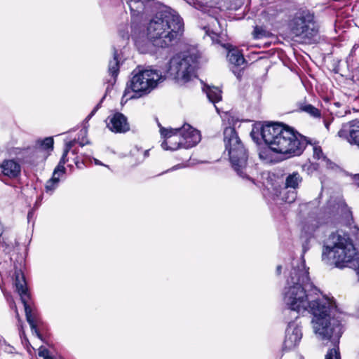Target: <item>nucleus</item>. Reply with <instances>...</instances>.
I'll return each mask as SVG.
<instances>
[{"label": "nucleus", "instance_id": "0eeeda50", "mask_svg": "<svg viewBox=\"0 0 359 359\" xmlns=\"http://www.w3.org/2000/svg\"><path fill=\"white\" fill-rule=\"evenodd\" d=\"M289 26L296 40L306 43H311L319 32V25L313 14L308 11L297 12L290 20Z\"/></svg>", "mask_w": 359, "mask_h": 359}, {"label": "nucleus", "instance_id": "2f4dec72", "mask_svg": "<svg viewBox=\"0 0 359 359\" xmlns=\"http://www.w3.org/2000/svg\"><path fill=\"white\" fill-rule=\"evenodd\" d=\"M11 308L14 309H15V314H16V317L18 319V320H20V316H19V313H18V311L17 309V306L15 304V302H13V300H12L11 303Z\"/></svg>", "mask_w": 359, "mask_h": 359}, {"label": "nucleus", "instance_id": "f03ea898", "mask_svg": "<svg viewBox=\"0 0 359 359\" xmlns=\"http://www.w3.org/2000/svg\"><path fill=\"white\" fill-rule=\"evenodd\" d=\"M182 19L176 11L166 6H161L147 26V37L154 46L165 48L183 32Z\"/></svg>", "mask_w": 359, "mask_h": 359}, {"label": "nucleus", "instance_id": "39448f33", "mask_svg": "<svg viewBox=\"0 0 359 359\" xmlns=\"http://www.w3.org/2000/svg\"><path fill=\"white\" fill-rule=\"evenodd\" d=\"M224 142L233 170L240 177L249 179L247 151L233 128L224 129Z\"/></svg>", "mask_w": 359, "mask_h": 359}, {"label": "nucleus", "instance_id": "a19ab883", "mask_svg": "<svg viewBox=\"0 0 359 359\" xmlns=\"http://www.w3.org/2000/svg\"><path fill=\"white\" fill-rule=\"evenodd\" d=\"M215 107L216 110L217 111V112H219V109H218V108L217 107L216 105H215Z\"/></svg>", "mask_w": 359, "mask_h": 359}, {"label": "nucleus", "instance_id": "a211bd4d", "mask_svg": "<svg viewBox=\"0 0 359 359\" xmlns=\"http://www.w3.org/2000/svg\"><path fill=\"white\" fill-rule=\"evenodd\" d=\"M203 90L212 103L215 104L222 100V91L219 88L206 86L203 88Z\"/></svg>", "mask_w": 359, "mask_h": 359}, {"label": "nucleus", "instance_id": "dca6fc26", "mask_svg": "<svg viewBox=\"0 0 359 359\" xmlns=\"http://www.w3.org/2000/svg\"><path fill=\"white\" fill-rule=\"evenodd\" d=\"M224 46L229 50L227 58L231 64L240 66L245 62L243 55L238 49L232 48V46L230 44H226Z\"/></svg>", "mask_w": 359, "mask_h": 359}, {"label": "nucleus", "instance_id": "423d86ee", "mask_svg": "<svg viewBox=\"0 0 359 359\" xmlns=\"http://www.w3.org/2000/svg\"><path fill=\"white\" fill-rule=\"evenodd\" d=\"M133 74V76L123 95V99L126 97V100L150 93L158 82L163 80L160 72L151 69H135Z\"/></svg>", "mask_w": 359, "mask_h": 359}, {"label": "nucleus", "instance_id": "6ab92c4d", "mask_svg": "<svg viewBox=\"0 0 359 359\" xmlns=\"http://www.w3.org/2000/svg\"><path fill=\"white\" fill-rule=\"evenodd\" d=\"M118 57L117 50L114 49L113 58L109 60L108 65V72L114 78V81L119 72V60Z\"/></svg>", "mask_w": 359, "mask_h": 359}, {"label": "nucleus", "instance_id": "9d476101", "mask_svg": "<svg viewBox=\"0 0 359 359\" xmlns=\"http://www.w3.org/2000/svg\"><path fill=\"white\" fill-rule=\"evenodd\" d=\"M158 126L161 135L164 138V141L161 143V147L164 150L175 151L180 148H184L183 141L177 128H165L160 124Z\"/></svg>", "mask_w": 359, "mask_h": 359}, {"label": "nucleus", "instance_id": "9b49d317", "mask_svg": "<svg viewBox=\"0 0 359 359\" xmlns=\"http://www.w3.org/2000/svg\"><path fill=\"white\" fill-rule=\"evenodd\" d=\"M302 338L301 325L297 322H290L285 331L283 347L285 349H292L296 347Z\"/></svg>", "mask_w": 359, "mask_h": 359}, {"label": "nucleus", "instance_id": "473e14b6", "mask_svg": "<svg viewBox=\"0 0 359 359\" xmlns=\"http://www.w3.org/2000/svg\"><path fill=\"white\" fill-rule=\"evenodd\" d=\"M79 144L81 147H83L85 146L86 144H89V142L87 139H82L81 140H80L79 142Z\"/></svg>", "mask_w": 359, "mask_h": 359}, {"label": "nucleus", "instance_id": "c9c22d12", "mask_svg": "<svg viewBox=\"0 0 359 359\" xmlns=\"http://www.w3.org/2000/svg\"><path fill=\"white\" fill-rule=\"evenodd\" d=\"M281 269H282V267H281V266H280V265H278V266H277V268H276V273H277V274H278V275L280 274V273H281Z\"/></svg>", "mask_w": 359, "mask_h": 359}, {"label": "nucleus", "instance_id": "72a5a7b5", "mask_svg": "<svg viewBox=\"0 0 359 359\" xmlns=\"http://www.w3.org/2000/svg\"><path fill=\"white\" fill-rule=\"evenodd\" d=\"M98 107H99V104L97 105V107L91 111V113L88 116L87 118H90L95 114V113L97 110Z\"/></svg>", "mask_w": 359, "mask_h": 359}, {"label": "nucleus", "instance_id": "f704fd0d", "mask_svg": "<svg viewBox=\"0 0 359 359\" xmlns=\"http://www.w3.org/2000/svg\"><path fill=\"white\" fill-rule=\"evenodd\" d=\"M142 161H143L144 159H145L149 156V150H145L142 153Z\"/></svg>", "mask_w": 359, "mask_h": 359}, {"label": "nucleus", "instance_id": "412c9836", "mask_svg": "<svg viewBox=\"0 0 359 359\" xmlns=\"http://www.w3.org/2000/svg\"><path fill=\"white\" fill-rule=\"evenodd\" d=\"M271 35V32L262 26H255L252 32V36L255 39L267 38Z\"/></svg>", "mask_w": 359, "mask_h": 359}, {"label": "nucleus", "instance_id": "f3484780", "mask_svg": "<svg viewBox=\"0 0 359 359\" xmlns=\"http://www.w3.org/2000/svg\"><path fill=\"white\" fill-rule=\"evenodd\" d=\"M283 12V8L280 4H275L268 6L264 11V18L272 22L275 20L280 14Z\"/></svg>", "mask_w": 359, "mask_h": 359}, {"label": "nucleus", "instance_id": "c85d7f7f", "mask_svg": "<svg viewBox=\"0 0 359 359\" xmlns=\"http://www.w3.org/2000/svg\"><path fill=\"white\" fill-rule=\"evenodd\" d=\"M281 359H303L302 357L297 353H291L287 355H283Z\"/></svg>", "mask_w": 359, "mask_h": 359}, {"label": "nucleus", "instance_id": "4be33fe9", "mask_svg": "<svg viewBox=\"0 0 359 359\" xmlns=\"http://www.w3.org/2000/svg\"><path fill=\"white\" fill-rule=\"evenodd\" d=\"M301 110L314 118H319L320 116V111L319 109L311 104H305L302 106L301 107Z\"/></svg>", "mask_w": 359, "mask_h": 359}, {"label": "nucleus", "instance_id": "7c9ffc66", "mask_svg": "<svg viewBox=\"0 0 359 359\" xmlns=\"http://www.w3.org/2000/svg\"><path fill=\"white\" fill-rule=\"evenodd\" d=\"M48 354H49V351L46 348H44L43 346H41L39 348V356L45 358Z\"/></svg>", "mask_w": 359, "mask_h": 359}, {"label": "nucleus", "instance_id": "f8f14e48", "mask_svg": "<svg viewBox=\"0 0 359 359\" xmlns=\"http://www.w3.org/2000/svg\"><path fill=\"white\" fill-rule=\"evenodd\" d=\"M177 128L182 139L184 149L194 147L201 141L200 132L189 124L185 123L181 128Z\"/></svg>", "mask_w": 359, "mask_h": 359}, {"label": "nucleus", "instance_id": "c756f323", "mask_svg": "<svg viewBox=\"0 0 359 359\" xmlns=\"http://www.w3.org/2000/svg\"><path fill=\"white\" fill-rule=\"evenodd\" d=\"M296 197H297L296 192L292 191V192H290V195L288 196L285 198V201L287 203H292L293 201H294Z\"/></svg>", "mask_w": 359, "mask_h": 359}, {"label": "nucleus", "instance_id": "aec40b11", "mask_svg": "<svg viewBox=\"0 0 359 359\" xmlns=\"http://www.w3.org/2000/svg\"><path fill=\"white\" fill-rule=\"evenodd\" d=\"M302 181V178L298 172H293L289 175L285 180L286 188L296 189L299 182Z\"/></svg>", "mask_w": 359, "mask_h": 359}, {"label": "nucleus", "instance_id": "ddd939ff", "mask_svg": "<svg viewBox=\"0 0 359 359\" xmlns=\"http://www.w3.org/2000/svg\"><path fill=\"white\" fill-rule=\"evenodd\" d=\"M338 135L359 148V121H353L344 124L338 132Z\"/></svg>", "mask_w": 359, "mask_h": 359}, {"label": "nucleus", "instance_id": "4c0bfd02", "mask_svg": "<svg viewBox=\"0 0 359 359\" xmlns=\"http://www.w3.org/2000/svg\"><path fill=\"white\" fill-rule=\"evenodd\" d=\"M94 161L96 165H103V164L99 160L95 159Z\"/></svg>", "mask_w": 359, "mask_h": 359}, {"label": "nucleus", "instance_id": "20e7f679", "mask_svg": "<svg viewBox=\"0 0 359 359\" xmlns=\"http://www.w3.org/2000/svg\"><path fill=\"white\" fill-rule=\"evenodd\" d=\"M356 255V250L348 236L337 232L330 236L322 257L323 260H332L337 267H344L345 264L353 260Z\"/></svg>", "mask_w": 359, "mask_h": 359}, {"label": "nucleus", "instance_id": "f257e3e1", "mask_svg": "<svg viewBox=\"0 0 359 359\" xmlns=\"http://www.w3.org/2000/svg\"><path fill=\"white\" fill-rule=\"evenodd\" d=\"M308 270L302 258L292 261L283 291V303L297 314L311 312L313 315V329L319 339L338 341L342 327L330 317L334 305L311 282Z\"/></svg>", "mask_w": 359, "mask_h": 359}, {"label": "nucleus", "instance_id": "cd10ccee", "mask_svg": "<svg viewBox=\"0 0 359 359\" xmlns=\"http://www.w3.org/2000/svg\"><path fill=\"white\" fill-rule=\"evenodd\" d=\"M313 156L317 159L323 158V154L320 147H314L313 148Z\"/></svg>", "mask_w": 359, "mask_h": 359}, {"label": "nucleus", "instance_id": "6e6552de", "mask_svg": "<svg viewBox=\"0 0 359 359\" xmlns=\"http://www.w3.org/2000/svg\"><path fill=\"white\" fill-rule=\"evenodd\" d=\"M198 60V57L196 54H177L170 59L168 73L179 83H186L194 76Z\"/></svg>", "mask_w": 359, "mask_h": 359}, {"label": "nucleus", "instance_id": "5701e85b", "mask_svg": "<svg viewBox=\"0 0 359 359\" xmlns=\"http://www.w3.org/2000/svg\"><path fill=\"white\" fill-rule=\"evenodd\" d=\"M66 156H62L58 165L55 168L53 175L55 177H60V174H63L65 172V168L64 165L67 161Z\"/></svg>", "mask_w": 359, "mask_h": 359}, {"label": "nucleus", "instance_id": "7ed1b4c3", "mask_svg": "<svg viewBox=\"0 0 359 359\" xmlns=\"http://www.w3.org/2000/svg\"><path fill=\"white\" fill-rule=\"evenodd\" d=\"M259 132L272 151L290 156H299L308 144L306 137L280 123L263 125Z\"/></svg>", "mask_w": 359, "mask_h": 359}, {"label": "nucleus", "instance_id": "e433bc0d", "mask_svg": "<svg viewBox=\"0 0 359 359\" xmlns=\"http://www.w3.org/2000/svg\"><path fill=\"white\" fill-rule=\"evenodd\" d=\"M325 128L329 130V126H330V122L327 121H325Z\"/></svg>", "mask_w": 359, "mask_h": 359}, {"label": "nucleus", "instance_id": "393cba45", "mask_svg": "<svg viewBox=\"0 0 359 359\" xmlns=\"http://www.w3.org/2000/svg\"><path fill=\"white\" fill-rule=\"evenodd\" d=\"M325 359H341L338 348L330 349L325 355Z\"/></svg>", "mask_w": 359, "mask_h": 359}, {"label": "nucleus", "instance_id": "bb28decb", "mask_svg": "<svg viewBox=\"0 0 359 359\" xmlns=\"http://www.w3.org/2000/svg\"><path fill=\"white\" fill-rule=\"evenodd\" d=\"M76 142V140L69 141L66 143L65 144V149L64 150L62 156H67L68 152L70 151V149L74 147V144Z\"/></svg>", "mask_w": 359, "mask_h": 359}, {"label": "nucleus", "instance_id": "1a4fd4ad", "mask_svg": "<svg viewBox=\"0 0 359 359\" xmlns=\"http://www.w3.org/2000/svg\"><path fill=\"white\" fill-rule=\"evenodd\" d=\"M15 285L16 291L19 294L21 302L24 305L26 319L29 324L32 332L35 334L37 337L41 338V335L36 327V314L33 312L29 304V300L31 299L30 294L27 287L25 276L21 271L15 272Z\"/></svg>", "mask_w": 359, "mask_h": 359}, {"label": "nucleus", "instance_id": "2eb2a0df", "mask_svg": "<svg viewBox=\"0 0 359 359\" xmlns=\"http://www.w3.org/2000/svg\"><path fill=\"white\" fill-rule=\"evenodd\" d=\"M2 174L10 179L18 177L21 173V165L15 159H6L0 164Z\"/></svg>", "mask_w": 359, "mask_h": 359}, {"label": "nucleus", "instance_id": "a878e982", "mask_svg": "<svg viewBox=\"0 0 359 359\" xmlns=\"http://www.w3.org/2000/svg\"><path fill=\"white\" fill-rule=\"evenodd\" d=\"M53 139L52 137H46L41 142V146L44 149H53Z\"/></svg>", "mask_w": 359, "mask_h": 359}, {"label": "nucleus", "instance_id": "b1692460", "mask_svg": "<svg viewBox=\"0 0 359 359\" xmlns=\"http://www.w3.org/2000/svg\"><path fill=\"white\" fill-rule=\"evenodd\" d=\"M59 177L53 175V177L48 181H47L45 187L46 192L52 193L57 187Z\"/></svg>", "mask_w": 359, "mask_h": 359}, {"label": "nucleus", "instance_id": "4468645a", "mask_svg": "<svg viewBox=\"0 0 359 359\" xmlns=\"http://www.w3.org/2000/svg\"><path fill=\"white\" fill-rule=\"evenodd\" d=\"M107 120V126L112 132L125 133L129 130L127 118L121 113H116L111 116H109Z\"/></svg>", "mask_w": 359, "mask_h": 359}, {"label": "nucleus", "instance_id": "58836bf2", "mask_svg": "<svg viewBox=\"0 0 359 359\" xmlns=\"http://www.w3.org/2000/svg\"><path fill=\"white\" fill-rule=\"evenodd\" d=\"M43 359H53V358L48 354V355H47V356L43 358Z\"/></svg>", "mask_w": 359, "mask_h": 359}, {"label": "nucleus", "instance_id": "ea45409f", "mask_svg": "<svg viewBox=\"0 0 359 359\" xmlns=\"http://www.w3.org/2000/svg\"><path fill=\"white\" fill-rule=\"evenodd\" d=\"M32 215V212H29L28 213V215H27V217H28V219L31 217V216Z\"/></svg>", "mask_w": 359, "mask_h": 359}]
</instances>
